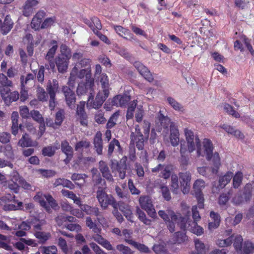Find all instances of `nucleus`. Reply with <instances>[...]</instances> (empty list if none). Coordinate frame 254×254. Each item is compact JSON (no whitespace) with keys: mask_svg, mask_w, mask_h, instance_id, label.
Wrapping results in <instances>:
<instances>
[{"mask_svg":"<svg viewBox=\"0 0 254 254\" xmlns=\"http://www.w3.org/2000/svg\"><path fill=\"white\" fill-rule=\"evenodd\" d=\"M125 241L128 244L133 246L141 253H148L150 252L149 248L143 244L137 243L130 239H126Z\"/></svg>","mask_w":254,"mask_h":254,"instance_id":"obj_32","label":"nucleus"},{"mask_svg":"<svg viewBox=\"0 0 254 254\" xmlns=\"http://www.w3.org/2000/svg\"><path fill=\"white\" fill-rule=\"evenodd\" d=\"M19 115L18 112H13L11 115L12 126L11 132L13 135H16L18 131V129H21V125L18 124Z\"/></svg>","mask_w":254,"mask_h":254,"instance_id":"obj_31","label":"nucleus"},{"mask_svg":"<svg viewBox=\"0 0 254 254\" xmlns=\"http://www.w3.org/2000/svg\"><path fill=\"white\" fill-rule=\"evenodd\" d=\"M54 185L55 187L62 186L70 190H73L75 188L74 185L70 181L64 178H58L56 179Z\"/></svg>","mask_w":254,"mask_h":254,"instance_id":"obj_34","label":"nucleus"},{"mask_svg":"<svg viewBox=\"0 0 254 254\" xmlns=\"http://www.w3.org/2000/svg\"><path fill=\"white\" fill-rule=\"evenodd\" d=\"M134 66L145 79L149 82H152L153 81L154 78L152 73L148 68L139 62H135L134 63Z\"/></svg>","mask_w":254,"mask_h":254,"instance_id":"obj_15","label":"nucleus"},{"mask_svg":"<svg viewBox=\"0 0 254 254\" xmlns=\"http://www.w3.org/2000/svg\"><path fill=\"white\" fill-rule=\"evenodd\" d=\"M37 96L38 100L40 101H47L48 93L43 87L38 86L37 89Z\"/></svg>","mask_w":254,"mask_h":254,"instance_id":"obj_54","label":"nucleus"},{"mask_svg":"<svg viewBox=\"0 0 254 254\" xmlns=\"http://www.w3.org/2000/svg\"><path fill=\"white\" fill-rule=\"evenodd\" d=\"M205 187V182L202 180H197L195 181L193 188L194 194L195 195H202V189Z\"/></svg>","mask_w":254,"mask_h":254,"instance_id":"obj_37","label":"nucleus"},{"mask_svg":"<svg viewBox=\"0 0 254 254\" xmlns=\"http://www.w3.org/2000/svg\"><path fill=\"white\" fill-rule=\"evenodd\" d=\"M1 85L3 86L2 89L1 88V97L6 105H9L19 99V94L17 91L10 92L9 87L12 85V81L3 73H1Z\"/></svg>","mask_w":254,"mask_h":254,"instance_id":"obj_4","label":"nucleus"},{"mask_svg":"<svg viewBox=\"0 0 254 254\" xmlns=\"http://www.w3.org/2000/svg\"><path fill=\"white\" fill-rule=\"evenodd\" d=\"M92 239L98 243L99 244L101 245L103 247L108 251L113 250V247L110 243L106 239L104 238L101 235V233H99L97 234H93L92 235Z\"/></svg>","mask_w":254,"mask_h":254,"instance_id":"obj_24","label":"nucleus"},{"mask_svg":"<svg viewBox=\"0 0 254 254\" xmlns=\"http://www.w3.org/2000/svg\"><path fill=\"white\" fill-rule=\"evenodd\" d=\"M243 239L241 235H237L234 240L233 246L237 253H242V248Z\"/></svg>","mask_w":254,"mask_h":254,"instance_id":"obj_43","label":"nucleus"},{"mask_svg":"<svg viewBox=\"0 0 254 254\" xmlns=\"http://www.w3.org/2000/svg\"><path fill=\"white\" fill-rule=\"evenodd\" d=\"M90 146V142L87 140H82L77 142L75 145V150L79 151L83 148H88Z\"/></svg>","mask_w":254,"mask_h":254,"instance_id":"obj_63","label":"nucleus"},{"mask_svg":"<svg viewBox=\"0 0 254 254\" xmlns=\"http://www.w3.org/2000/svg\"><path fill=\"white\" fill-rule=\"evenodd\" d=\"M184 145L181 143L180 148V152L181 154V157L180 158V162L181 167L184 169H187V167L189 164V158L183 155L186 150V147L184 146Z\"/></svg>","mask_w":254,"mask_h":254,"instance_id":"obj_38","label":"nucleus"},{"mask_svg":"<svg viewBox=\"0 0 254 254\" xmlns=\"http://www.w3.org/2000/svg\"><path fill=\"white\" fill-rule=\"evenodd\" d=\"M34 198L48 212H50L51 207L56 209L58 207L56 200L50 194H43L41 192H38Z\"/></svg>","mask_w":254,"mask_h":254,"instance_id":"obj_5","label":"nucleus"},{"mask_svg":"<svg viewBox=\"0 0 254 254\" xmlns=\"http://www.w3.org/2000/svg\"><path fill=\"white\" fill-rule=\"evenodd\" d=\"M65 101L68 107L71 109L74 107L76 102V95L74 92L67 86H63L62 88Z\"/></svg>","mask_w":254,"mask_h":254,"instance_id":"obj_11","label":"nucleus"},{"mask_svg":"<svg viewBox=\"0 0 254 254\" xmlns=\"http://www.w3.org/2000/svg\"><path fill=\"white\" fill-rule=\"evenodd\" d=\"M92 239L98 243L99 244L101 245L103 247L108 251L113 250V247L110 243L106 239L104 238L101 235V233H99L97 234H93L92 235Z\"/></svg>","mask_w":254,"mask_h":254,"instance_id":"obj_25","label":"nucleus"},{"mask_svg":"<svg viewBox=\"0 0 254 254\" xmlns=\"http://www.w3.org/2000/svg\"><path fill=\"white\" fill-rule=\"evenodd\" d=\"M65 118V112L64 109H60L55 115V121L58 126L60 127Z\"/></svg>","mask_w":254,"mask_h":254,"instance_id":"obj_50","label":"nucleus"},{"mask_svg":"<svg viewBox=\"0 0 254 254\" xmlns=\"http://www.w3.org/2000/svg\"><path fill=\"white\" fill-rule=\"evenodd\" d=\"M15 203H17V205H15L13 204H5L4 205L3 207V210L5 211H11V210H22L23 203L21 201H18L14 202Z\"/></svg>","mask_w":254,"mask_h":254,"instance_id":"obj_49","label":"nucleus"},{"mask_svg":"<svg viewBox=\"0 0 254 254\" xmlns=\"http://www.w3.org/2000/svg\"><path fill=\"white\" fill-rule=\"evenodd\" d=\"M170 139L173 146H177L179 143V131L178 127L174 123H171L170 126Z\"/></svg>","mask_w":254,"mask_h":254,"instance_id":"obj_19","label":"nucleus"},{"mask_svg":"<svg viewBox=\"0 0 254 254\" xmlns=\"http://www.w3.org/2000/svg\"><path fill=\"white\" fill-rule=\"evenodd\" d=\"M139 203L141 208L145 210L149 216L153 218L156 216L152 199L150 196L148 195L140 196L139 198Z\"/></svg>","mask_w":254,"mask_h":254,"instance_id":"obj_9","label":"nucleus"},{"mask_svg":"<svg viewBox=\"0 0 254 254\" xmlns=\"http://www.w3.org/2000/svg\"><path fill=\"white\" fill-rule=\"evenodd\" d=\"M99 169L104 178L109 181H113L109 167L106 162L100 161L99 163Z\"/></svg>","mask_w":254,"mask_h":254,"instance_id":"obj_28","label":"nucleus"},{"mask_svg":"<svg viewBox=\"0 0 254 254\" xmlns=\"http://www.w3.org/2000/svg\"><path fill=\"white\" fill-rule=\"evenodd\" d=\"M93 144L95 151L98 155H100L103 153V140L102 138V133L100 131H98L93 139Z\"/></svg>","mask_w":254,"mask_h":254,"instance_id":"obj_26","label":"nucleus"},{"mask_svg":"<svg viewBox=\"0 0 254 254\" xmlns=\"http://www.w3.org/2000/svg\"><path fill=\"white\" fill-rule=\"evenodd\" d=\"M159 216L164 220L167 228L171 233L175 231V224L177 223L180 229L185 231L187 227L188 218L182 216L180 213H175L171 209L159 210L158 212Z\"/></svg>","mask_w":254,"mask_h":254,"instance_id":"obj_2","label":"nucleus"},{"mask_svg":"<svg viewBox=\"0 0 254 254\" xmlns=\"http://www.w3.org/2000/svg\"><path fill=\"white\" fill-rule=\"evenodd\" d=\"M136 214L138 219L146 225H150L151 223V220L146 218L145 213L142 211L139 207L136 208Z\"/></svg>","mask_w":254,"mask_h":254,"instance_id":"obj_48","label":"nucleus"},{"mask_svg":"<svg viewBox=\"0 0 254 254\" xmlns=\"http://www.w3.org/2000/svg\"><path fill=\"white\" fill-rule=\"evenodd\" d=\"M93 182L94 186H97L99 189V187H102L104 190L106 188V184L105 180L103 179L100 175L99 174L96 176L93 177Z\"/></svg>","mask_w":254,"mask_h":254,"instance_id":"obj_53","label":"nucleus"},{"mask_svg":"<svg viewBox=\"0 0 254 254\" xmlns=\"http://www.w3.org/2000/svg\"><path fill=\"white\" fill-rule=\"evenodd\" d=\"M97 198L101 206L105 209L109 205L114 206L115 204V199L112 195L108 194L105 190L102 187H99L97 191Z\"/></svg>","mask_w":254,"mask_h":254,"instance_id":"obj_7","label":"nucleus"},{"mask_svg":"<svg viewBox=\"0 0 254 254\" xmlns=\"http://www.w3.org/2000/svg\"><path fill=\"white\" fill-rule=\"evenodd\" d=\"M195 250L191 254H206L204 244L198 239L195 240Z\"/></svg>","mask_w":254,"mask_h":254,"instance_id":"obj_42","label":"nucleus"},{"mask_svg":"<svg viewBox=\"0 0 254 254\" xmlns=\"http://www.w3.org/2000/svg\"><path fill=\"white\" fill-rule=\"evenodd\" d=\"M130 100V97L126 95H117L112 100V105L117 107H123Z\"/></svg>","mask_w":254,"mask_h":254,"instance_id":"obj_23","label":"nucleus"},{"mask_svg":"<svg viewBox=\"0 0 254 254\" xmlns=\"http://www.w3.org/2000/svg\"><path fill=\"white\" fill-rule=\"evenodd\" d=\"M224 109L227 114L230 115H232L236 118H239L240 117V114L234 110L232 106L228 103H225L224 104Z\"/></svg>","mask_w":254,"mask_h":254,"instance_id":"obj_52","label":"nucleus"},{"mask_svg":"<svg viewBox=\"0 0 254 254\" xmlns=\"http://www.w3.org/2000/svg\"><path fill=\"white\" fill-rule=\"evenodd\" d=\"M56 20V18L55 16L44 19L41 25V29L51 27L55 23Z\"/></svg>","mask_w":254,"mask_h":254,"instance_id":"obj_61","label":"nucleus"},{"mask_svg":"<svg viewBox=\"0 0 254 254\" xmlns=\"http://www.w3.org/2000/svg\"><path fill=\"white\" fill-rule=\"evenodd\" d=\"M94 33H97L102 29V24L99 19L97 17H92L89 25Z\"/></svg>","mask_w":254,"mask_h":254,"instance_id":"obj_39","label":"nucleus"},{"mask_svg":"<svg viewBox=\"0 0 254 254\" xmlns=\"http://www.w3.org/2000/svg\"><path fill=\"white\" fill-rule=\"evenodd\" d=\"M157 118L161 125L163 126L164 127L166 128L168 127V126L170 124V120L167 116H164L161 113V111H160L158 115Z\"/></svg>","mask_w":254,"mask_h":254,"instance_id":"obj_59","label":"nucleus"},{"mask_svg":"<svg viewBox=\"0 0 254 254\" xmlns=\"http://www.w3.org/2000/svg\"><path fill=\"white\" fill-rule=\"evenodd\" d=\"M111 169L113 173L117 175V172L118 173V176L121 179H124L126 175V170L127 169V166L126 163L120 161L112 162L111 164Z\"/></svg>","mask_w":254,"mask_h":254,"instance_id":"obj_14","label":"nucleus"},{"mask_svg":"<svg viewBox=\"0 0 254 254\" xmlns=\"http://www.w3.org/2000/svg\"><path fill=\"white\" fill-rule=\"evenodd\" d=\"M171 187L173 192L177 193L179 188L178 177L176 174L171 175Z\"/></svg>","mask_w":254,"mask_h":254,"instance_id":"obj_58","label":"nucleus"},{"mask_svg":"<svg viewBox=\"0 0 254 254\" xmlns=\"http://www.w3.org/2000/svg\"><path fill=\"white\" fill-rule=\"evenodd\" d=\"M40 0H26L22 6V13L25 16L28 17L34 11L35 7L39 3Z\"/></svg>","mask_w":254,"mask_h":254,"instance_id":"obj_16","label":"nucleus"},{"mask_svg":"<svg viewBox=\"0 0 254 254\" xmlns=\"http://www.w3.org/2000/svg\"><path fill=\"white\" fill-rule=\"evenodd\" d=\"M243 179V174L241 171H238L233 176V186L235 189H238L242 184Z\"/></svg>","mask_w":254,"mask_h":254,"instance_id":"obj_41","label":"nucleus"},{"mask_svg":"<svg viewBox=\"0 0 254 254\" xmlns=\"http://www.w3.org/2000/svg\"><path fill=\"white\" fill-rule=\"evenodd\" d=\"M167 101L171 106L176 111H182V110L183 109V107L181 105V104H180L174 98L169 97L167 98Z\"/></svg>","mask_w":254,"mask_h":254,"instance_id":"obj_60","label":"nucleus"},{"mask_svg":"<svg viewBox=\"0 0 254 254\" xmlns=\"http://www.w3.org/2000/svg\"><path fill=\"white\" fill-rule=\"evenodd\" d=\"M99 78L103 88V92L105 93L106 95L109 94V78L107 74L106 73H103L100 76H99Z\"/></svg>","mask_w":254,"mask_h":254,"instance_id":"obj_36","label":"nucleus"},{"mask_svg":"<svg viewBox=\"0 0 254 254\" xmlns=\"http://www.w3.org/2000/svg\"><path fill=\"white\" fill-rule=\"evenodd\" d=\"M114 29L116 33L121 37L127 40L133 39V35L128 29L125 28L120 25L114 26Z\"/></svg>","mask_w":254,"mask_h":254,"instance_id":"obj_27","label":"nucleus"},{"mask_svg":"<svg viewBox=\"0 0 254 254\" xmlns=\"http://www.w3.org/2000/svg\"><path fill=\"white\" fill-rule=\"evenodd\" d=\"M46 16V12L45 10H39L33 17L31 22V28L36 31L41 29L42 22Z\"/></svg>","mask_w":254,"mask_h":254,"instance_id":"obj_12","label":"nucleus"},{"mask_svg":"<svg viewBox=\"0 0 254 254\" xmlns=\"http://www.w3.org/2000/svg\"><path fill=\"white\" fill-rule=\"evenodd\" d=\"M61 150L65 155H73V148L66 140L62 141Z\"/></svg>","mask_w":254,"mask_h":254,"instance_id":"obj_45","label":"nucleus"},{"mask_svg":"<svg viewBox=\"0 0 254 254\" xmlns=\"http://www.w3.org/2000/svg\"><path fill=\"white\" fill-rule=\"evenodd\" d=\"M181 190L184 194L189 193L190 188L191 174L189 172L179 173Z\"/></svg>","mask_w":254,"mask_h":254,"instance_id":"obj_10","label":"nucleus"},{"mask_svg":"<svg viewBox=\"0 0 254 254\" xmlns=\"http://www.w3.org/2000/svg\"><path fill=\"white\" fill-rule=\"evenodd\" d=\"M34 236L38 239L41 243H45L51 237L50 233L38 231L34 233Z\"/></svg>","mask_w":254,"mask_h":254,"instance_id":"obj_44","label":"nucleus"},{"mask_svg":"<svg viewBox=\"0 0 254 254\" xmlns=\"http://www.w3.org/2000/svg\"><path fill=\"white\" fill-rule=\"evenodd\" d=\"M117 146L120 149L121 148L120 142L118 140L114 138L109 143L108 149V155L111 157L112 155L113 151L115 149V146Z\"/></svg>","mask_w":254,"mask_h":254,"instance_id":"obj_57","label":"nucleus"},{"mask_svg":"<svg viewBox=\"0 0 254 254\" xmlns=\"http://www.w3.org/2000/svg\"><path fill=\"white\" fill-rule=\"evenodd\" d=\"M119 115V111H117L110 117L106 125V127L108 129L113 127L116 125V122L117 121Z\"/></svg>","mask_w":254,"mask_h":254,"instance_id":"obj_51","label":"nucleus"},{"mask_svg":"<svg viewBox=\"0 0 254 254\" xmlns=\"http://www.w3.org/2000/svg\"><path fill=\"white\" fill-rule=\"evenodd\" d=\"M4 176L1 174V185L3 187L8 188L12 192L17 193L19 192L20 186L15 181H4Z\"/></svg>","mask_w":254,"mask_h":254,"instance_id":"obj_21","label":"nucleus"},{"mask_svg":"<svg viewBox=\"0 0 254 254\" xmlns=\"http://www.w3.org/2000/svg\"><path fill=\"white\" fill-rule=\"evenodd\" d=\"M81 210L87 215H94L97 217L100 215V212L98 208L92 207L87 204H84L83 206H81Z\"/></svg>","mask_w":254,"mask_h":254,"instance_id":"obj_35","label":"nucleus"},{"mask_svg":"<svg viewBox=\"0 0 254 254\" xmlns=\"http://www.w3.org/2000/svg\"><path fill=\"white\" fill-rule=\"evenodd\" d=\"M59 88V82L54 79L52 81L49 80L46 86V91L50 96L49 108L51 111L55 109L57 105L56 95Z\"/></svg>","mask_w":254,"mask_h":254,"instance_id":"obj_6","label":"nucleus"},{"mask_svg":"<svg viewBox=\"0 0 254 254\" xmlns=\"http://www.w3.org/2000/svg\"><path fill=\"white\" fill-rule=\"evenodd\" d=\"M233 176L232 172L228 171L224 175L220 176L219 179V186L220 188H224L231 180Z\"/></svg>","mask_w":254,"mask_h":254,"instance_id":"obj_33","label":"nucleus"},{"mask_svg":"<svg viewBox=\"0 0 254 254\" xmlns=\"http://www.w3.org/2000/svg\"><path fill=\"white\" fill-rule=\"evenodd\" d=\"M14 23L10 16L7 15L5 16L3 22H1V33L3 35H6L12 29Z\"/></svg>","mask_w":254,"mask_h":254,"instance_id":"obj_22","label":"nucleus"},{"mask_svg":"<svg viewBox=\"0 0 254 254\" xmlns=\"http://www.w3.org/2000/svg\"><path fill=\"white\" fill-rule=\"evenodd\" d=\"M254 250V245L249 241H246L243 244L242 248L243 254H249Z\"/></svg>","mask_w":254,"mask_h":254,"instance_id":"obj_55","label":"nucleus"},{"mask_svg":"<svg viewBox=\"0 0 254 254\" xmlns=\"http://www.w3.org/2000/svg\"><path fill=\"white\" fill-rule=\"evenodd\" d=\"M115 204H116L117 210L119 209L123 212L124 216L128 221L132 222L133 215L129 206L123 201H119L117 202L115 201Z\"/></svg>","mask_w":254,"mask_h":254,"instance_id":"obj_20","label":"nucleus"},{"mask_svg":"<svg viewBox=\"0 0 254 254\" xmlns=\"http://www.w3.org/2000/svg\"><path fill=\"white\" fill-rule=\"evenodd\" d=\"M18 144L22 147H29L32 145V141L31 138L29 137V135L27 133H25L19 140Z\"/></svg>","mask_w":254,"mask_h":254,"instance_id":"obj_46","label":"nucleus"},{"mask_svg":"<svg viewBox=\"0 0 254 254\" xmlns=\"http://www.w3.org/2000/svg\"><path fill=\"white\" fill-rule=\"evenodd\" d=\"M184 131L189 152H193L195 149L196 147L198 156H203L206 155V158L207 160H212L214 167L212 168V172L213 174H217L220 166V158L218 152H215L213 154V146L211 140L207 138L204 139L203 148H202L198 137L195 136L194 137V133L192 130L185 128Z\"/></svg>","mask_w":254,"mask_h":254,"instance_id":"obj_1","label":"nucleus"},{"mask_svg":"<svg viewBox=\"0 0 254 254\" xmlns=\"http://www.w3.org/2000/svg\"><path fill=\"white\" fill-rule=\"evenodd\" d=\"M70 58L69 54L67 56L60 54L56 58V64L59 72L64 73L66 71Z\"/></svg>","mask_w":254,"mask_h":254,"instance_id":"obj_13","label":"nucleus"},{"mask_svg":"<svg viewBox=\"0 0 254 254\" xmlns=\"http://www.w3.org/2000/svg\"><path fill=\"white\" fill-rule=\"evenodd\" d=\"M56 149L51 146L44 147L42 150V154L44 156L52 157L55 154Z\"/></svg>","mask_w":254,"mask_h":254,"instance_id":"obj_62","label":"nucleus"},{"mask_svg":"<svg viewBox=\"0 0 254 254\" xmlns=\"http://www.w3.org/2000/svg\"><path fill=\"white\" fill-rule=\"evenodd\" d=\"M91 61L89 59H81V60L75 65V66H77L78 68H91Z\"/></svg>","mask_w":254,"mask_h":254,"instance_id":"obj_64","label":"nucleus"},{"mask_svg":"<svg viewBox=\"0 0 254 254\" xmlns=\"http://www.w3.org/2000/svg\"><path fill=\"white\" fill-rule=\"evenodd\" d=\"M85 102L81 101L77 105L76 111L77 119L80 121L81 125L87 126L88 124L87 115L85 111Z\"/></svg>","mask_w":254,"mask_h":254,"instance_id":"obj_17","label":"nucleus"},{"mask_svg":"<svg viewBox=\"0 0 254 254\" xmlns=\"http://www.w3.org/2000/svg\"><path fill=\"white\" fill-rule=\"evenodd\" d=\"M210 217L212 221L208 223V228L209 230H212L216 229L219 226L220 223V216L218 213L212 211L210 212Z\"/></svg>","mask_w":254,"mask_h":254,"instance_id":"obj_30","label":"nucleus"},{"mask_svg":"<svg viewBox=\"0 0 254 254\" xmlns=\"http://www.w3.org/2000/svg\"><path fill=\"white\" fill-rule=\"evenodd\" d=\"M108 96L109 94L106 95L105 93L99 92L96 95L95 100H93V96L91 95L88 99V103L91 104L93 101L92 107L95 109H98L102 106Z\"/></svg>","mask_w":254,"mask_h":254,"instance_id":"obj_18","label":"nucleus"},{"mask_svg":"<svg viewBox=\"0 0 254 254\" xmlns=\"http://www.w3.org/2000/svg\"><path fill=\"white\" fill-rule=\"evenodd\" d=\"M51 44L53 46L49 50L45 57L46 59L48 60H51L54 58L58 47L56 41H52Z\"/></svg>","mask_w":254,"mask_h":254,"instance_id":"obj_47","label":"nucleus"},{"mask_svg":"<svg viewBox=\"0 0 254 254\" xmlns=\"http://www.w3.org/2000/svg\"><path fill=\"white\" fill-rule=\"evenodd\" d=\"M143 128L144 136L140 131V127L138 125L135 126V132H132L130 134V144H136V146L139 150L144 148V141L147 139L150 132V123L146 120L143 121Z\"/></svg>","mask_w":254,"mask_h":254,"instance_id":"obj_3","label":"nucleus"},{"mask_svg":"<svg viewBox=\"0 0 254 254\" xmlns=\"http://www.w3.org/2000/svg\"><path fill=\"white\" fill-rule=\"evenodd\" d=\"M79 68L74 66L70 73L69 79L74 80L77 77L79 79L86 78V82L90 83L93 82V79L91 78V68H85L79 70Z\"/></svg>","mask_w":254,"mask_h":254,"instance_id":"obj_8","label":"nucleus"},{"mask_svg":"<svg viewBox=\"0 0 254 254\" xmlns=\"http://www.w3.org/2000/svg\"><path fill=\"white\" fill-rule=\"evenodd\" d=\"M2 152L8 158H12L13 157L12 147L9 144H5L3 146L1 145V152Z\"/></svg>","mask_w":254,"mask_h":254,"instance_id":"obj_56","label":"nucleus"},{"mask_svg":"<svg viewBox=\"0 0 254 254\" xmlns=\"http://www.w3.org/2000/svg\"><path fill=\"white\" fill-rule=\"evenodd\" d=\"M221 127L225 130L229 134H232L238 138H244V135L240 130L236 129L230 125L223 124L221 126Z\"/></svg>","mask_w":254,"mask_h":254,"instance_id":"obj_29","label":"nucleus"},{"mask_svg":"<svg viewBox=\"0 0 254 254\" xmlns=\"http://www.w3.org/2000/svg\"><path fill=\"white\" fill-rule=\"evenodd\" d=\"M173 239L175 243L181 244L188 240V237L184 232H177L174 234Z\"/></svg>","mask_w":254,"mask_h":254,"instance_id":"obj_40","label":"nucleus"}]
</instances>
